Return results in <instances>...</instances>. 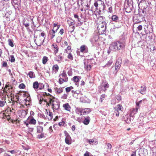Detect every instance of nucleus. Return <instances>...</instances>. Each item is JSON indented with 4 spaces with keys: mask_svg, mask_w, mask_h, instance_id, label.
<instances>
[{
    "mask_svg": "<svg viewBox=\"0 0 156 156\" xmlns=\"http://www.w3.org/2000/svg\"><path fill=\"white\" fill-rule=\"evenodd\" d=\"M112 60H110L108 62V63L105 65V66L107 67H109L112 63Z\"/></svg>",
    "mask_w": 156,
    "mask_h": 156,
    "instance_id": "51",
    "label": "nucleus"
},
{
    "mask_svg": "<svg viewBox=\"0 0 156 156\" xmlns=\"http://www.w3.org/2000/svg\"><path fill=\"white\" fill-rule=\"evenodd\" d=\"M36 123V121L32 116L30 117V119L29 120V123L31 124L35 125Z\"/></svg>",
    "mask_w": 156,
    "mask_h": 156,
    "instance_id": "28",
    "label": "nucleus"
},
{
    "mask_svg": "<svg viewBox=\"0 0 156 156\" xmlns=\"http://www.w3.org/2000/svg\"><path fill=\"white\" fill-rule=\"evenodd\" d=\"M9 45L11 47H13L14 46V44L13 42V40L11 39H9L8 40Z\"/></svg>",
    "mask_w": 156,
    "mask_h": 156,
    "instance_id": "43",
    "label": "nucleus"
},
{
    "mask_svg": "<svg viewBox=\"0 0 156 156\" xmlns=\"http://www.w3.org/2000/svg\"><path fill=\"white\" fill-rule=\"evenodd\" d=\"M115 70L114 71V73L115 74H116L118 70L119 69V68L120 67V64L119 63V62H118L117 61L115 63Z\"/></svg>",
    "mask_w": 156,
    "mask_h": 156,
    "instance_id": "20",
    "label": "nucleus"
},
{
    "mask_svg": "<svg viewBox=\"0 0 156 156\" xmlns=\"http://www.w3.org/2000/svg\"><path fill=\"white\" fill-rule=\"evenodd\" d=\"M102 89L105 91L107 88H108L109 87V85L108 83L106 82H103L101 84Z\"/></svg>",
    "mask_w": 156,
    "mask_h": 156,
    "instance_id": "16",
    "label": "nucleus"
},
{
    "mask_svg": "<svg viewBox=\"0 0 156 156\" xmlns=\"http://www.w3.org/2000/svg\"><path fill=\"white\" fill-rule=\"evenodd\" d=\"M60 54L61 55H56L55 57V60L59 62H61L63 59V57L61 55L62 53H61Z\"/></svg>",
    "mask_w": 156,
    "mask_h": 156,
    "instance_id": "21",
    "label": "nucleus"
},
{
    "mask_svg": "<svg viewBox=\"0 0 156 156\" xmlns=\"http://www.w3.org/2000/svg\"><path fill=\"white\" fill-rule=\"evenodd\" d=\"M55 89V92L59 94L62 93L63 91V89L62 87L59 88L56 87Z\"/></svg>",
    "mask_w": 156,
    "mask_h": 156,
    "instance_id": "37",
    "label": "nucleus"
},
{
    "mask_svg": "<svg viewBox=\"0 0 156 156\" xmlns=\"http://www.w3.org/2000/svg\"><path fill=\"white\" fill-rule=\"evenodd\" d=\"M19 94L17 93L14 96L13 98L14 101L16 102L17 103H18V101H19Z\"/></svg>",
    "mask_w": 156,
    "mask_h": 156,
    "instance_id": "36",
    "label": "nucleus"
},
{
    "mask_svg": "<svg viewBox=\"0 0 156 156\" xmlns=\"http://www.w3.org/2000/svg\"><path fill=\"white\" fill-rule=\"evenodd\" d=\"M114 110H117L119 111H123V108L122 106L120 104L116 106L114 108Z\"/></svg>",
    "mask_w": 156,
    "mask_h": 156,
    "instance_id": "22",
    "label": "nucleus"
},
{
    "mask_svg": "<svg viewBox=\"0 0 156 156\" xmlns=\"http://www.w3.org/2000/svg\"><path fill=\"white\" fill-rule=\"evenodd\" d=\"M15 4L14 5V7L16 10H20V6L16 2H14Z\"/></svg>",
    "mask_w": 156,
    "mask_h": 156,
    "instance_id": "44",
    "label": "nucleus"
},
{
    "mask_svg": "<svg viewBox=\"0 0 156 156\" xmlns=\"http://www.w3.org/2000/svg\"><path fill=\"white\" fill-rule=\"evenodd\" d=\"M63 107L66 110L69 111L71 110V107L68 103L65 104L63 105Z\"/></svg>",
    "mask_w": 156,
    "mask_h": 156,
    "instance_id": "23",
    "label": "nucleus"
},
{
    "mask_svg": "<svg viewBox=\"0 0 156 156\" xmlns=\"http://www.w3.org/2000/svg\"><path fill=\"white\" fill-rule=\"evenodd\" d=\"M88 99L85 96L81 97L80 99V101L83 103L87 102Z\"/></svg>",
    "mask_w": 156,
    "mask_h": 156,
    "instance_id": "35",
    "label": "nucleus"
},
{
    "mask_svg": "<svg viewBox=\"0 0 156 156\" xmlns=\"http://www.w3.org/2000/svg\"><path fill=\"white\" fill-rule=\"evenodd\" d=\"M51 46L53 48L54 53L55 55H56L58 51L59 48L57 45L55 44H53L51 45Z\"/></svg>",
    "mask_w": 156,
    "mask_h": 156,
    "instance_id": "17",
    "label": "nucleus"
},
{
    "mask_svg": "<svg viewBox=\"0 0 156 156\" xmlns=\"http://www.w3.org/2000/svg\"><path fill=\"white\" fill-rule=\"evenodd\" d=\"M23 24L26 27L28 28L29 26V20L27 19H25L23 20Z\"/></svg>",
    "mask_w": 156,
    "mask_h": 156,
    "instance_id": "34",
    "label": "nucleus"
},
{
    "mask_svg": "<svg viewBox=\"0 0 156 156\" xmlns=\"http://www.w3.org/2000/svg\"><path fill=\"white\" fill-rule=\"evenodd\" d=\"M144 19L143 15L139 13L135 15L133 17V21L136 23H139L142 21Z\"/></svg>",
    "mask_w": 156,
    "mask_h": 156,
    "instance_id": "5",
    "label": "nucleus"
},
{
    "mask_svg": "<svg viewBox=\"0 0 156 156\" xmlns=\"http://www.w3.org/2000/svg\"><path fill=\"white\" fill-rule=\"evenodd\" d=\"M91 112L90 109L89 108H85L83 110V115H87Z\"/></svg>",
    "mask_w": 156,
    "mask_h": 156,
    "instance_id": "32",
    "label": "nucleus"
},
{
    "mask_svg": "<svg viewBox=\"0 0 156 156\" xmlns=\"http://www.w3.org/2000/svg\"><path fill=\"white\" fill-rule=\"evenodd\" d=\"M67 58L71 60H73V57L71 53H69V54L67 56Z\"/></svg>",
    "mask_w": 156,
    "mask_h": 156,
    "instance_id": "50",
    "label": "nucleus"
},
{
    "mask_svg": "<svg viewBox=\"0 0 156 156\" xmlns=\"http://www.w3.org/2000/svg\"><path fill=\"white\" fill-rule=\"evenodd\" d=\"M94 5L96 7L95 10H98L100 12L104 10L105 7L104 2L101 0L95 2Z\"/></svg>",
    "mask_w": 156,
    "mask_h": 156,
    "instance_id": "4",
    "label": "nucleus"
},
{
    "mask_svg": "<svg viewBox=\"0 0 156 156\" xmlns=\"http://www.w3.org/2000/svg\"><path fill=\"white\" fill-rule=\"evenodd\" d=\"M49 101L47 103V105L48 106L51 105L52 106V108L54 111L58 109L60 107V102L58 99L52 96L49 98Z\"/></svg>",
    "mask_w": 156,
    "mask_h": 156,
    "instance_id": "3",
    "label": "nucleus"
},
{
    "mask_svg": "<svg viewBox=\"0 0 156 156\" xmlns=\"http://www.w3.org/2000/svg\"><path fill=\"white\" fill-rule=\"evenodd\" d=\"M99 33L101 34H103L105 32L106 27H101V28H97Z\"/></svg>",
    "mask_w": 156,
    "mask_h": 156,
    "instance_id": "33",
    "label": "nucleus"
},
{
    "mask_svg": "<svg viewBox=\"0 0 156 156\" xmlns=\"http://www.w3.org/2000/svg\"><path fill=\"white\" fill-rule=\"evenodd\" d=\"M44 136V133H41V134L38 135L37 136V138L38 139H41L43 138Z\"/></svg>",
    "mask_w": 156,
    "mask_h": 156,
    "instance_id": "56",
    "label": "nucleus"
},
{
    "mask_svg": "<svg viewBox=\"0 0 156 156\" xmlns=\"http://www.w3.org/2000/svg\"><path fill=\"white\" fill-rule=\"evenodd\" d=\"M57 31V29H56V30H55L52 29L49 31L48 36L51 39H52L55 36V33Z\"/></svg>",
    "mask_w": 156,
    "mask_h": 156,
    "instance_id": "10",
    "label": "nucleus"
},
{
    "mask_svg": "<svg viewBox=\"0 0 156 156\" xmlns=\"http://www.w3.org/2000/svg\"><path fill=\"white\" fill-rule=\"evenodd\" d=\"M34 40L36 44L38 46H41L44 42V38L42 37H34Z\"/></svg>",
    "mask_w": 156,
    "mask_h": 156,
    "instance_id": "7",
    "label": "nucleus"
},
{
    "mask_svg": "<svg viewBox=\"0 0 156 156\" xmlns=\"http://www.w3.org/2000/svg\"><path fill=\"white\" fill-rule=\"evenodd\" d=\"M69 76H71L72 74V70L70 69L67 72Z\"/></svg>",
    "mask_w": 156,
    "mask_h": 156,
    "instance_id": "64",
    "label": "nucleus"
},
{
    "mask_svg": "<svg viewBox=\"0 0 156 156\" xmlns=\"http://www.w3.org/2000/svg\"><path fill=\"white\" fill-rule=\"evenodd\" d=\"M2 118L3 119H7L8 120H9L10 119L9 116V115H6L4 113H3Z\"/></svg>",
    "mask_w": 156,
    "mask_h": 156,
    "instance_id": "45",
    "label": "nucleus"
},
{
    "mask_svg": "<svg viewBox=\"0 0 156 156\" xmlns=\"http://www.w3.org/2000/svg\"><path fill=\"white\" fill-rule=\"evenodd\" d=\"M85 68L87 71L90 70L91 69V66L90 65H86L85 64Z\"/></svg>",
    "mask_w": 156,
    "mask_h": 156,
    "instance_id": "47",
    "label": "nucleus"
},
{
    "mask_svg": "<svg viewBox=\"0 0 156 156\" xmlns=\"http://www.w3.org/2000/svg\"><path fill=\"white\" fill-rule=\"evenodd\" d=\"M80 50L81 52L87 53L88 52V49L86 45H83L80 47Z\"/></svg>",
    "mask_w": 156,
    "mask_h": 156,
    "instance_id": "12",
    "label": "nucleus"
},
{
    "mask_svg": "<svg viewBox=\"0 0 156 156\" xmlns=\"http://www.w3.org/2000/svg\"><path fill=\"white\" fill-rule=\"evenodd\" d=\"M62 77V79L65 80L66 82L68 81V78L67 76L66 72L65 71L63 70L62 73L59 76V77Z\"/></svg>",
    "mask_w": 156,
    "mask_h": 156,
    "instance_id": "14",
    "label": "nucleus"
},
{
    "mask_svg": "<svg viewBox=\"0 0 156 156\" xmlns=\"http://www.w3.org/2000/svg\"><path fill=\"white\" fill-rule=\"evenodd\" d=\"M114 114H115V115L117 117H118L119 116V111H117L116 110H114Z\"/></svg>",
    "mask_w": 156,
    "mask_h": 156,
    "instance_id": "61",
    "label": "nucleus"
},
{
    "mask_svg": "<svg viewBox=\"0 0 156 156\" xmlns=\"http://www.w3.org/2000/svg\"><path fill=\"white\" fill-rule=\"evenodd\" d=\"M54 27L53 29L54 30H56L55 27H56V29H57V30L59 29V25H57V24L56 23H54L53 24Z\"/></svg>",
    "mask_w": 156,
    "mask_h": 156,
    "instance_id": "49",
    "label": "nucleus"
},
{
    "mask_svg": "<svg viewBox=\"0 0 156 156\" xmlns=\"http://www.w3.org/2000/svg\"><path fill=\"white\" fill-rule=\"evenodd\" d=\"M107 11L108 12L110 13H112L113 12L112 8V6H111L108 8Z\"/></svg>",
    "mask_w": 156,
    "mask_h": 156,
    "instance_id": "60",
    "label": "nucleus"
},
{
    "mask_svg": "<svg viewBox=\"0 0 156 156\" xmlns=\"http://www.w3.org/2000/svg\"><path fill=\"white\" fill-rule=\"evenodd\" d=\"M90 117L87 116L84 117V119L83 121V123L85 125L88 124L90 122Z\"/></svg>",
    "mask_w": 156,
    "mask_h": 156,
    "instance_id": "18",
    "label": "nucleus"
},
{
    "mask_svg": "<svg viewBox=\"0 0 156 156\" xmlns=\"http://www.w3.org/2000/svg\"><path fill=\"white\" fill-rule=\"evenodd\" d=\"M20 113L21 114L20 118H24L27 115V112L25 110H20Z\"/></svg>",
    "mask_w": 156,
    "mask_h": 156,
    "instance_id": "26",
    "label": "nucleus"
},
{
    "mask_svg": "<svg viewBox=\"0 0 156 156\" xmlns=\"http://www.w3.org/2000/svg\"><path fill=\"white\" fill-rule=\"evenodd\" d=\"M47 115L49 117L48 118V119L51 120L52 119L53 117V114L52 112H47Z\"/></svg>",
    "mask_w": 156,
    "mask_h": 156,
    "instance_id": "40",
    "label": "nucleus"
},
{
    "mask_svg": "<svg viewBox=\"0 0 156 156\" xmlns=\"http://www.w3.org/2000/svg\"><path fill=\"white\" fill-rule=\"evenodd\" d=\"M81 79V77L78 76H75L73 78V80L75 82L77 83Z\"/></svg>",
    "mask_w": 156,
    "mask_h": 156,
    "instance_id": "31",
    "label": "nucleus"
},
{
    "mask_svg": "<svg viewBox=\"0 0 156 156\" xmlns=\"http://www.w3.org/2000/svg\"><path fill=\"white\" fill-rule=\"evenodd\" d=\"M13 90V88L12 85L8 82L6 84L5 87L0 89V97H1L2 100H6V97H8V94L11 93Z\"/></svg>",
    "mask_w": 156,
    "mask_h": 156,
    "instance_id": "1",
    "label": "nucleus"
},
{
    "mask_svg": "<svg viewBox=\"0 0 156 156\" xmlns=\"http://www.w3.org/2000/svg\"><path fill=\"white\" fill-rule=\"evenodd\" d=\"M111 19L112 21L116 22H118V17L117 16L115 15H113Z\"/></svg>",
    "mask_w": 156,
    "mask_h": 156,
    "instance_id": "39",
    "label": "nucleus"
},
{
    "mask_svg": "<svg viewBox=\"0 0 156 156\" xmlns=\"http://www.w3.org/2000/svg\"><path fill=\"white\" fill-rule=\"evenodd\" d=\"M21 52V55L23 56L29 57V55L28 54L27 51L26 50L25 48H22L20 50Z\"/></svg>",
    "mask_w": 156,
    "mask_h": 156,
    "instance_id": "19",
    "label": "nucleus"
},
{
    "mask_svg": "<svg viewBox=\"0 0 156 156\" xmlns=\"http://www.w3.org/2000/svg\"><path fill=\"white\" fill-rule=\"evenodd\" d=\"M12 122L13 123L15 124L18 126L19 125V120L18 119H16V120H13L12 121Z\"/></svg>",
    "mask_w": 156,
    "mask_h": 156,
    "instance_id": "54",
    "label": "nucleus"
},
{
    "mask_svg": "<svg viewBox=\"0 0 156 156\" xmlns=\"http://www.w3.org/2000/svg\"><path fill=\"white\" fill-rule=\"evenodd\" d=\"M105 94H102L101 96V98H100V101L101 102H102L105 99Z\"/></svg>",
    "mask_w": 156,
    "mask_h": 156,
    "instance_id": "58",
    "label": "nucleus"
},
{
    "mask_svg": "<svg viewBox=\"0 0 156 156\" xmlns=\"http://www.w3.org/2000/svg\"><path fill=\"white\" fill-rule=\"evenodd\" d=\"M115 98L119 102L122 99L121 97L119 95H116L115 96Z\"/></svg>",
    "mask_w": 156,
    "mask_h": 156,
    "instance_id": "59",
    "label": "nucleus"
},
{
    "mask_svg": "<svg viewBox=\"0 0 156 156\" xmlns=\"http://www.w3.org/2000/svg\"><path fill=\"white\" fill-rule=\"evenodd\" d=\"M62 39V38L61 36H58L56 39V42L58 43L60 42Z\"/></svg>",
    "mask_w": 156,
    "mask_h": 156,
    "instance_id": "55",
    "label": "nucleus"
},
{
    "mask_svg": "<svg viewBox=\"0 0 156 156\" xmlns=\"http://www.w3.org/2000/svg\"><path fill=\"white\" fill-rule=\"evenodd\" d=\"M66 138L65 139V143L68 144L69 145L71 144V138L69 135L66 131H64Z\"/></svg>",
    "mask_w": 156,
    "mask_h": 156,
    "instance_id": "8",
    "label": "nucleus"
},
{
    "mask_svg": "<svg viewBox=\"0 0 156 156\" xmlns=\"http://www.w3.org/2000/svg\"><path fill=\"white\" fill-rule=\"evenodd\" d=\"M90 41L93 46H95L98 44L99 41L98 35V34L93 35L90 39Z\"/></svg>",
    "mask_w": 156,
    "mask_h": 156,
    "instance_id": "6",
    "label": "nucleus"
},
{
    "mask_svg": "<svg viewBox=\"0 0 156 156\" xmlns=\"http://www.w3.org/2000/svg\"><path fill=\"white\" fill-rule=\"evenodd\" d=\"M76 112L79 114V113H83V110L80 108H77L76 110ZM80 115H82V114H81Z\"/></svg>",
    "mask_w": 156,
    "mask_h": 156,
    "instance_id": "52",
    "label": "nucleus"
},
{
    "mask_svg": "<svg viewBox=\"0 0 156 156\" xmlns=\"http://www.w3.org/2000/svg\"><path fill=\"white\" fill-rule=\"evenodd\" d=\"M2 66L3 67H6L8 66L7 62H3L2 64Z\"/></svg>",
    "mask_w": 156,
    "mask_h": 156,
    "instance_id": "62",
    "label": "nucleus"
},
{
    "mask_svg": "<svg viewBox=\"0 0 156 156\" xmlns=\"http://www.w3.org/2000/svg\"><path fill=\"white\" fill-rule=\"evenodd\" d=\"M102 20L101 21H100L98 23L97 28L100 29V28L101 27H106L105 21L103 19H102Z\"/></svg>",
    "mask_w": 156,
    "mask_h": 156,
    "instance_id": "11",
    "label": "nucleus"
},
{
    "mask_svg": "<svg viewBox=\"0 0 156 156\" xmlns=\"http://www.w3.org/2000/svg\"><path fill=\"white\" fill-rule=\"evenodd\" d=\"M138 92L142 94H145L146 92V87H143L141 86V89L138 91Z\"/></svg>",
    "mask_w": 156,
    "mask_h": 156,
    "instance_id": "25",
    "label": "nucleus"
},
{
    "mask_svg": "<svg viewBox=\"0 0 156 156\" xmlns=\"http://www.w3.org/2000/svg\"><path fill=\"white\" fill-rule=\"evenodd\" d=\"M9 60L11 62H14L15 61V59L13 55H11L9 56Z\"/></svg>",
    "mask_w": 156,
    "mask_h": 156,
    "instance_id": "46",
    "label": "nucleus"
},
{
    "mask_svg": "<svg viewBox=\"0 0 156 156\" xmlns=\"http://www.w3.org/2000/svg\"><path fill=\"white\" fill-rule=\"evenodd\" d=\"M64 82H66L65 80L61 77H60L59 80V84H62Z\"/></svg>",
    "mask_w": 156,
    "mask_h": 156,
    "instance_id": "53",
    "label": "nucleus"
},
{
    "mask_svg": "<svg viewBox=\"0 0 156 156\" xmlns=\"http://www.w3.org/2000/svg\"><path fill=\"white\" fill-rule=\"evenodd\" d=\"M27 75L31 79L35 78L36 76L34 73L32 71L29 72Z\"/></svg>",
    "mask_w": 156,
    "mask_h": 156,
    "instance_id": "27",
    "label": "nucleus"
},
{
    "mask_svg": "<svg viewBox=\"0 0 156 156\" xmlns=\"http://www.w3.org/2000/svg\"><path fill=\"white\" fill-rule=\"evenodd\" d=\"M87 143L92 145H96L98 143V141L96 139H87Z\"/></svg>",
    "mask_w": 156,
    "mask_h": 156,
    "instance_id": "13",
    "label": "nucleus"
},
{
    "mask_svg": "<svg viewBox=\"0 0 156 156\" xmlns=\"http://www.w3.org/2000/svg\"><path fill=\"white\" fill-rule=\"evenodd\" d=\"M125 44L124 43L118 41L112 42L110 45L107 53L109 54L111 51H115L124 48Z\"/></svg>",
    "mask_w": 156,
    "mask_h": 156,
    "instance_id": "2",
    "label": "nucleus"
},
{
    "mask_svg": "<svg viewBox=\"0 0 156 156\" xmlns=\"http://www.w3.org/2000/svg\"><path fill=\"white\" fill-rule=\"evenodd\" d=\"M126 12L127 13L130 12L132 10V6L131 4H129L128 2L125 3L124 5Z\"/></svg>",
    "mask_w": 156,
    "mask_h": 156,
    "instance_id": "9",
    "label": "nucleus"
},
{
    "mask_svg": "<svg viewBox=\"0 0 156 156\" xmlns=\"http://www.w3.org/2000/svg\"><path fill=\"white\" fill-rule=\"evenodd\" d=\"M38 86H39L38 88L39 90H42L44 87V85L43 84V83H39Z\"/></svg>",
    "mask_w": 156,
    "mask_h": 156,
    "instance_id": "48",
    "label": "nucleus"
},
{
    "mask_svg": "<svg viewBox=\"0 0 156 156\" xmlns=\"http://www.w3.org/2000/svg\"><path fill=\"white\" fill-rule=\"evenodd\" d=\"M43 130V128L42 127L40 126H37V133H41Z\"/></svg>",
    "mask_w": 156,
    "mask_h": 156,
    "instance_id": "30",
    "label": "nucleus"
},
{
    "mask_svg": "<svg viewBox=\"0 0 156 156\" xmlns=\"http://www.w3.org/2000/svg\"><path fill=\"white\" fill-rule=\"evenodd\" d=\"M6 103V100H0V107H3Z\"/></svg>",
    "mask_w": 156,
    "mask_h": 156,
    "instance_id": "41",
    "label": "nucleus"
},
{
    "mask_svg": "<svg viewBox=\"0 0 156 156\" xmlns=\"http://www.w3.org/2000/svg\"><path fill=\"white\" fill-rule=\"evenodd\" d=\"M48 60V57L46 56H44L42 58L43 64L44 65L45 64Z\"/></svg>",
    "mask_w": 156,
    "mask_h": 156,
    "instance_id": "38",
    "label": "nucleus"
},
{
    "mask_svg": "<svg viewBox=\"0 0 156 156\" xmlns=\"http://www.w3.org/2000/svg\"><path fill=\"white\" fill-rule=\"evenodd\" d=\"M39 83L37 81H35L33 83V87L34 90L37 91L39 87Z\"/></svg>",
    "mask_w": 156,
    "mask_h": 156,
    "instance_id": "24",
    "label": "nucleus"
},
{
    "mask_svg": "<svg viewBox=\"0 0 156 156\" xmlns=\"http://www.w3.org/2000/svg\"><path fill=\"white\" fill-rule=\"evenodd\" d=\"M20 98H22V97H24L25 98L26 97L27 95H26V92H24L23 91H21L20 90Z\"/></svg>",
    "mask_w": 156,
    "mask_h": 156,
    "instance_id": "42",
    "label": "nucleus"
},
{
    "mask_svg": "<svg viewBox=\"0 0 156 156\" xmlns=\"http://www.w3.org/2000/svg\"><path fill=\"white\" fill-rule=\"evenodd\" d=\"M139 107H136V108H132L130 109V115L131 117H133L134 115L137 112Z\"/></svg>",
    "mask_w": 156,
    "mask_h": 156,
    "instance_id": "15",
    "label": "nucleus"
},
{
    "mask_svg": "<svg viewBox=\"0 0 156 156\" xmlns=\"http://www.w3.org/2000/svg\"><path fill=\"white\" fill-rule=\"evenodd\" d=\"M68 96V94H65L61 97V98L64 99H66L67 98Z\"/></svg>",
    "mask_w": 156,
    "mask_h": 156,
    "instance_id": "57",
    "label": "nucleus"
},
{
    "mask_svg": "<svg viewBox=\"0 0 156 156\" xmlns=\"http://www.w3.org/2000/svg\"><path fill=\"white\" fill-rule=\"evenodd\" d=\"M40 36H39V37H42L44 38L45 39V33L43 32L41 33Z\"/></svg>",
    "mask_w": 156,
    "mask_h": 156,
    "instance_id": "63",
    "label": "nucleus"
},
{
    "mask_svg": "<svg viewBox=\"0 0 156 156\" xmlns=\"http://www.w3.org/2000/svg\"><path fill=\"white\" fill-rule=\"evenodd\" d=\"M59 67L57 65H54L52 67V70L53 72L55 73H56L58 71Z\"/></svg>",
    "mask_w": 156,
    "mask_h": 156,
    "instance_id": "29",
    "label": "nucleus"
}]
</instances>
